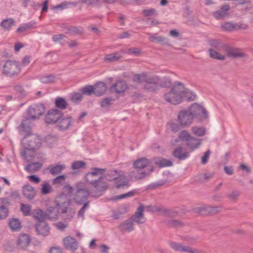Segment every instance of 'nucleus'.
<instances>
[{
	"mask_svg": "<svg viewBox=\"0 0 253 253\" xmlns=\"http://www.w3.org/2000/svg\"><path fill=\"white\" fill-rule=\"evenodd\" d=\"M187 94V100L193 101L196 98V95L192 92L187 91L183 84L180 82H175L170 92L166 93L164 97L166 100L172 104H177L180 103L182 96Z\"/></svg>",
	"mask_w": 253,
	"mask_h": 253,
	"instance_id": "nucleus-1",
	"label": "nucleus"
},
{
	"mask_svg": "<svg viewBox=\"0 0 253 253\" xmlns=\"http://www.w3.org/2000/svg\"><path fill=\"white\" fill-rule=\"evenodd\" d=\"M45 111L42 104H34L31 105L27 111V115L23 119L21 126L23 131L29 132L32 126V121L38 119Z\"/></svg>",
	"mask_w": 253,
	"mask_h": 253,
	"instance_id": "nucleus-2",
	"label": "nucleus"
},
{
	"mask_svg": "<svg viewBox=\"0 0 253 253\" xmlns=\"http://www.w3.org/2000/svg\"><path fill=\"white\" fill-rule=\"evenodd\" d=\"M30 131L27 132V134L22 140V144L24 149L21 150L20 154L24 159L28 160V157L32 156L29 152H34L39 149L42 144L41 139L39 136L34 134H30Z\"/></svg>",
	"mask_w": 253,
	"mask_h": 253,
	"instance_id": "nucleus-3",
	"label": "nucleus"
},
{
	"mask_svg": "<svg viewBox=\"0 0 253 253\" xmlns=\"http://www.w3.org/2000/svg\"><path fill=\"white\" fill-rule=\"evenodd\" d=\"M65 203H64L62 205H60L59 203H56L57 207H48L45 212L47 219L53 220H56L60 212L62 213H68L67 216H63V217L65 219H71L75 214V212L71 209L68 210L67 207L65 206Z\"/></svg>",
	"mask_w": 253,
	"mask_h": 253,
	"instance_id": "nucleus-4",
	"label": "nucleus"
},
{
	"mask_svg": "<svg viewBox=\"0 0 253 253\" xmlns=\"http://www.w3.org/2000/svg\"><path fill=\"white\" fill-rule=\"evenodd\" d=\"M149 163V161L145 157L137 159L133 163L134 169L130 172L131 176L136 179H142L148 175L150 172L147 173L142 169L148 167Z\"/></svg>",
	"mask_w": 253,
	"mask_h": 253,
	"instance_id": "nucleus-5",
	"label": "nucleus"
},
{
	"mask_svg": "<svg viewBox=\"0 0 253 253\" xmlns=\"http://www.w3.org/2000/svg\"><path fill=\"white\" fill-rule=\"evenodd\" d=\"M20 71L21 68L18 62L7 60L2 67V73L6 77L12 78L18 76Z\"/></svg>",
	"mask_w": 253,
	"mask_h": 253,
	"instance_id": "nucleus-6",
	"label": "nucleus"
},
{
	"mask_svg": "<svg viewBox=\"0 0 253 253\" xmlns=\"http://www.w3.org/2000/svg\"><path fill=\"white\" fill-rule=\"evenodd\" d=\"M76 187L78 188V190L75 193L74 200L76 204L81 205L87 202L86 201L90 194V192L88 190L83 188L84 184L82 182L77 183Z\"/></svg>",
	"mask_w": 253,
	"mask_h": 253,
	"instance_id": "nucleus-7",
	"label": "nucleus"
},
{
	"mask_svg": "<svg viewBox=\"0 0 253 253\" xmlns=\"http://www.w3.org/2000/svg\"><path fill=\"white\" fill-rule=\"evenodd\" d=\"M170 247L175 251L186 253H205L203 251L183 245L180 243L171 242L169 243Z\"/></svg>",
	"mask_w": 253,
	"mask_h": 253,
	"instance_id": "nucleus-8",
	"label": "nucleus"
},
{
	"mask_svg": "<svg viewBox=\"0 0 253 253\" xmlns=\"http://www.w3.org/2000/svg\"><path fill=\"white\" fill-rule=\"evenodd\" d=\"M88 184L91 185L95 192L98 193V196H100L108 186L107 183L104 181V177H98L97 179L88 183Z\"/></svg>",
	"mask_w": 253,
	"mask_h": 253,
	"instance_id": "nucleus-9",
	"label": "nucleus"
},
{
	"mask_svg": "<svg viewBox=\"0 0 253 253\" xmlns=\"http://www.w3.org/2000/svg\"><path fill=\"white\" fill-rule=\"evenodd\" d=\"M193 118L194 117L190 111H182L178 115V121L182 126H190L193 122Z\"/></svg>",
	"mask_w": 253,
	"mask_h": 253,
	"instance_id": "nucleus-10",
	"label": "nucleus"
},
{
	"mask_svg": "<svg viewBox=\"0 0 253 253\" xmlns=\"http://www.w3.org/2000/svg\"><path fill=\"white\" fill-rule=\"evenodd\" d=\"M144 207L143 205L140 204L137 208L134 213L131 216L130 218L134 223L139 225L144 224L146 221V218L144 215Z\"/></svg>",
	"mask_w": 253,
	"mask_h": 253,
	"instance_id": "nucleus-11",
	"label": "nucleus"
},
{
	"mask_svg": "<svg viewBox=\"0 0 253 253\" xmlns=\"http://www.w3.org/2000/svg\"><path fill=\"white\" fill-rule=\"evenodd\" d=\"M106 171V169L99 168H92L90 169V171L88 172L85 175V179L86 182L89 183L96 179V177H102Z\"/></svg>",
	"mask_w": 253,
	"mask_h": 253,
	"instance_id": "nucleus-12",
	"label": "nucleus"
},
{
	"mask_svg": "<svg viewBox=\"0 0 253 253\" xmlns=\"http://www.w3.org/2000/svg\"><path fill=\"white\" fill-rule=\"evenodd\" d=\"M62 114V112L58 109H50L45 116V121L48 124L56 125Z\"/></svg>",
	"mask_w": 253,
	"mask_h": 253,
	"instance_id": "nucleus-13",
	"label": "nucleus"
},
{
	"mask_svg": "<svg viewBox=\"0 0 253 253\" xmlns=\"http://www.w3.org/2000/svg\"><path fill=\"white\" fill-rule=\"evenodd\" d=\"M190 112L193 117H198L200 119H205L208 117L206 109L197 103H195L191 106Z\"/></svg>",
	"mask_w": 253,
	"mask_h": 253,
	"instance_id": "nucleus-14",
	"label": "nucleus"
},
{
	"mask_svg": "<svg viewBox=\"0 0 253 253\" xmlns=\"http://www.w3.org/2000/svg\"><path fill=\"white\" fill-rule=\"evenodd\" d=\"M160 79L158 76H151L144 84V88L148 91H155L158 89Z\"/></svg>",
	"mask_w": 253,
	"mask_h": 253,
	"instance_id": "nucleus-15",
	"label": "nucleus"
},
{
	"mask_svg": "<svg viewBox=\"0 0 253 253\" xmlns=\"http://www.w3.org/2000/svg\"><path fill=\"white\" fill-rule=\"evenodd\" d=\"M72 124L73 119L71 117H65L62 115L56 125L59 130H65L69 129Z\"/></svg>",
	"mask_w": 253,
	"mask_h": 253,
	"instance_id": "nucleus-16",
	"label": "nucleus"
},
{
	"mask_svg": "<svg viewBox=\"0 0 253 253\" xmlns=\"http://www.w3.org/2000/svg\"><path fill=\"white\" fill-rule=\"evenodd\" d=\"M31 238L27 234H21L19 235L17 240V247L19 249L26 250L31 242Z\"/></svg>",
	"mask_w": 253,
	"mask_h": 253,
	"instance_id": "nucleus-17",
	"label": "nucleus"
},
{
	"mask_svg": "<svg viewBox=\"0 0 253 253\" xmlns=\"http://www.w3.org/2000/svg\"><path fill=\"white\" fill-rule=\"evenodd\" d=\"M127 87L126 83L123 80H118L110 87V91L116 93L124 92Z\"/></svg>",
	"mask_w": 253,
	"mask_h": 253,
	"instance_id": "nucleus-18",
	"label": "nucleus"
},
{
	"mask_svg": "<svg viewBox=\"0 0 253 253\" xmlns=\"http://www.w3.org/2000/svg\"><path fill=\"white\" fill-rule=\"evenodd\" d=\"M35 228L37 232L43 236H47L50 233V228L44 221H38Z\"/></svg>",
	"mask_w": 253,
	"mask_h": 253,
	"instance_id": "nucleus-19",
	"label": "nucleus"
},
{
	"mask_svg": "<svg viewBox=\"0 0 253 253\" xmlns=\"http://www.w3.org/2000/svg\"><path fill=\"white\" fill-rule=\"evenodd\" d=\"M224 51H225L227 55L230 57L236 58L238 57H241L244 56V53L240 49L233 47L228 46L227 45H226Z\"/></svg>",
	"mask_w": 253,
	"mask_h": 253,
	"instance_id": "nucleus-20",
	"label": "nucleus"
},
{
	"mask_svg": "<svg viewBox=\"0 0 253 253\" xmlns=\"http://www.w3.org/2000/svg\"><path fill=\"white\" fill-rule=\"evenodd\" d=\"M63 243L66 249L72 251H75L78 248V243L75 238L67 237L64 239Z\"/></svg>",
	"mask_w": 253,
	"mask_h": 253,
	"instance_id": "nucleus-21",
	"label": "nucleus"
},
{
	"mask_svg": "<svg viewBox=\"0 0 253 253\" xmlns=\"http://www.w3.org/2000/svg\"><path fill=\"white\" fill-rule=\"evenodd\" d=\"M173 156L179 160H184L189 156V152L185 151L182 147H179L173 151Z\"/></svg>",
	"mask_w": 253,
	"mask_h": 253,
	"instance_id": "nucleus-22",
	"label": "nucleus"
},
{
	"mask_svg": "<svg viewBox=\"0 0 253 253\" xmlns=\"http://www.w3.org/2000/svg\"><path fill=\"white\" fill-rule=\"evenodd\" d=\"M119 228L121 231L130 232L134 230V223L129 218L122 223Z\"/></svg>",
	"mask_w": 253,
	"mask_h": 253,
	"instance_id": "nucleus-23",
	"label": "nucleus"
},
{
	"mask_svg": "<svg viewBox=\"0 0 253 253\" xmlns=\"http://www.w3.org/2000/svg\"><path fill=\"white\" fill-rule=\"evenodd\" d=\"M23 194L26 198L32 200L36 196V191L32 186L27 185L23 187Z\"/></svg>",
	"mask_w": 253,
	"mask_h": 253,
	"instance_id": "nucleus-24",
	"label": "nucleus"
},
{
	"mask_svg": "<svg viewBox=\"0 0 253 253\" xmlns=\"http://www.w3.org/2000/svg\"><path fill=\"white\" fill-rule=\"evenodd\" d=\"M65 168L66 166L64 164H56L49 165L47 169L51 174L56 175L61 173Z\"/></svg>",
	"mask_w": 253,
	"mask_h": 253,
	"instance_id": "nucleus-25",
	"label": "nucleus"
},
{
	"mask_svg": "<svg viewBox=\"0 0 253 253\" xmlns=\"http://www.w3.org/2000/svg\"><path fill=\"white\" fill-rule=\"evenodd\" d=\"M229 9L230 6L228 4L224 5L222 6L220 9L214 12L213 15L216 19H222L227 15V12Z\"/></svg>",
	"mask_w": 253,
	"mask_h": 253,
	"instance_id": "nucleus-26",
	"label": "nucleus"
},
{
	"mask_svg": "<svg viewBox=\"0 0 253 253\" xmlns=\"http://www.w3.org/2000/svg\"><path fill=\"white\" fill-rule=\"evenodd\" d=\"M201 140L200 139L192 136L187 142L186 145L191 151H194L200 146Z\"/></svg>",
	"mask_w": 253,
	"mask_h": 253,
	"instance_id": "nucleus-27",
	"label": "nucleus"
},
{
	"mask_svg": "<svg viewBox=\"0 0 253 253\" xmlns=\"http://www.w3.org/2000/svg\"><path fill=\"white\" fill-rule=\"evenodd\" d=\"M42 164L39 162L31 163L25 166L24 169L28 172L34 173L40 170Z\"/></svg>",
	"mask_w": 253,
	"mask_h": 253,
	"instance_id": "nucleus-28",
	"label": "nucleus"
},
{
	"mask_svg": "<svg viewBox=\"0 0 253 253\" xmlns=\"http://www.w3.org/2000/svg\"><path fill=\"white\" fill-rule=\"evenodd\" d=\"M94 94L97 96H101L104 93L107 89L106 84L102 82L96 83L93 87Z\"/></svg>",
	"mask_w": 253,
	"mask_h": 253,
	"instance_id": "nucleus-29",
	"label": "nucleus"
},
{
	"mask_svg": "<svg viewBox=\"0 0 253 253\" xmlns=\"http://www.w3.org/2000/svg\"><path fill=\"white\" fill-rule=\"evenodd\" d=\"M123 55L119 52H116L105 55L104 60L106 62L110 63L116 62L122 57Z\"/></svg>",
	"mask_w": 253,
	"mask_h": 253,
	"instance_id": "nucleus-30",
	"label": "nucleus"
},
{
	"mask_svg": "<svg viewBox=\"0 0 253 253\" xmlns=\"http://www.w3.org/2000/svg\"><path fill=\"white\" fill-rule=\"evenodd\" d=\"M33 217L38 220V221H43V220L47 219L45 212L43 211L41 209H37L34 210L33 212Z\"/></svg>",
	"mask_w": 253,
	"mask_h": 253,
	"instance_id": "nucleus-31",
	"label": "nucleus"
},
{
	"mask_svg": "<svg viewBox=\"0 0 253 253\" xmlns=\"http://www.w3.org/2000/svg\"><path fill=\"white\" fill-rule=\"evenodd\" d=\"M210 44L213 48H214V49L218 51L224 50L226 45L224 43L216 40H211L210 41Z\"/></svg>",
	"mask_w": 253,
	"mask_h": 253,
	"instance_id": "nucleus-32",
	"label": "nucleus"
},
{
	"mask_svg": "<svg viewBox=\"0 0 253 253\" xmlns=\"http://www.w3.org/2000/svg\"><path fill=\"white\" fill-rule=\"evenodd\" d=\"M151 76H148L146 73L135 74L133 78V81L137 83L144 84L146 81Z\"/></svg>",
	"mask_w": 253,
	"mask_h": 253,
	"instance_id": "nucleus-33",
	"label": "nucleus"
},
{
	"mask_svg": "<svg viewBox=\"0 0 253 253\" xmlns=\"http://www.w3.org/2000/svg\"><path fill=\"white\" fill-rule=\"evenodd\" d=\"M122 175L120 172L116 170H113L110 171L106 175V179L108 181H113L120 178Z\"/></svg>",
	"mask_w": 253,
	"mask_h": 253,
	"instance_id": "nucleus-34",
	"label": "nucleus"
},
{
	"mask_svg": "<svg viewBox=\"0 0 253 253\" xmlns=\"http://www.w3.org/2000/svg\"><path fill=\"white\" fill-rule=\"evenodd\" d=\"M55 105L58 109L64 110L67 108V102L64 98L57 97L55 100Z\"/></svg>",
	"mask_w": 253,
	"mask_h": 253,
	"instance_id": "nucleus-35",
	"label": "nucleus"
},
{
	"mask_svg": "<svg viewBox=\"0 0 253 253\" xmlns=\"http://www.w3.org/2000/svg\"><path fill=\"white\" fill-rule=\"evenodd\" d=\"M217 50L213 48H210L209 50L210 56L211 58L219 60H224L225 58L224 55H221Z\"/></svg>",
	"mask_w": 253,
	"mask_h": 253,
	"instance_id": "nucleus-36",
	"label": "nucleus"
},
{
	"mask_svg": "<svg viewBox=\"0 0 253 253\" xmlns=\"http://www.w3.org/2000/svg\"><path fill=\"white\" fill-rule=\"evenodd\" d=\"M191 131L195 135L202 136L206 133V129L203 126H193L191 128Z\"/></svg>",
	"mask_w": 253,
	"mask_h": 253,
	"instance_id": "nucleus-37",
	"label": "nucleus"
},
{
	"mask_svg": "<svg viewBox=\"0 0 253 253\" xmlns=\"http://www.w3.org/2000/svg\"><path fill=\"white\" fill-rule=\"evenodd\" d=\"M9 225L12 230H17L21 228V222L17 218H12L9 221Z\"/></svg>",
	"mask_w": 253,
	"mask_h": 253,
	"instance_id": "nucleus-38",
	"label": "nucleus"
},
{
	"mask_svg": "<svg viewBox=\"0 0 253 253\" xmlns=\"http://www.w3.org/2000/svg\"><path fill=\"white\" fill-rule=\"evenodd\" d=\"M55 76L52 75H45L41 77L40 81L43 84H51L55 81Z\"/></svg>",
	"mask_w": 253,
	"mask_h": 253,
	"instance_id": "nucleus-39",
	"label": "nucleus"
},
{
	"mask_svg": "<svg viewBox=\"0 0 253 253\" xmlns=\"http://www.w3.org/2000/svg\"><path fill=\"white\" fill-rule=\"evenodd\" d=\"M35 22H32L25 23L17 29V32L18 33H21L26 31L29 29H30L31 28H33L35 26Z\"/></svg>",
	"mask_w": 253,
	"mask_h": 253,
	"instance_id": "nucleus-40",
	"label": "nucleus"
},
{
	"mask_svg": "<svg viewBox=\"0 0 253 253\" xmlns=\"http://www.w3.org/2000/svg\"><path fill=\"white\" fill-rule=\"evenodd\" d=\"M15 21L11 18L3 20L0 23V25L4 29H9L14 25Z\"/></svg>",
	"mask_w": 253,
	"mask_h": 253,
	"instance_id": "nucleus-41",
	"label": "nucleus"
},
{
	"mask_svg": "<svg viewBox=\"0 0 253 253\" xmlns=\"http://www.w3.org/2000/svg\"><path fill=\"white\" fill-rule=\"evenodd\" d=\"M32 207L29 204H21V211L25 216L31 215Z\"/></svg>",
	"mask_w": 253,
	"mask_h": 253,
	"instance_id": "nucleus-42",
	"label": "nucleus"
},
{
	"mask_svg": "<svg viewBox=\"0 0 253 253\" xmlns=\"http://www.w3.org/2000/svg\"><path fill=\"white\" fill-rule=\"evenodd\" d=\"M156 164L160 168H163L165 167H170L172 166V163L169 160L162 159L157 161Z\"/></svg>",
	"mask_w": 253,
	"mask_h": 253,
	"instance_id": "nucleus-43",
	"label": "nucleus"
},
{
	"mask_svg": "<svg viewBox=\"0 0 253 253\" xmlns=\"http://www.w3.org/2000/svg\"><path fill=\"white\" fill-rule=\"evenodd\" d=\"M81 90L82 94L88 95H90L93 93L94 94L93 86L92 85H86L82 88Z\"/></svg>",
	"mask_w": 253,
	"mask_h": 253,
	"instance_id": "nucleus-44",
	"label": "nucleus"
},
{
	"mask_svg": "<svg viewBox=\"0 0 253 253\" xmlns=\"http://www.w3.org/2000/svg\"><path fill=\"white\" fill-rule=\"evenodd\" d=\"M191 137L190 134L186 130L181 131L179 134V139L185 142H187Z\"/></svg>",
	"mask_w": 253,
	"mask_h": 253,
	"instance_id": "nucleus-45",
	"label": "nucleus"
},
{
	"mask_svg": "<svg viewBox=\"0 0 253 253\" xmlns=\"http://www.w3.org/2000/svg\"><path fill=\"white\" fill-rule=\"evenodd\" d=\"M8 215V210L4 206H0V220L6 218Z\"/></svg>",
	"mask_w": 253,
	"mask_h": 253,
	"instance_id": "nucleus-46",
	"label": "nucleus"
},
{
	"mask_svg": "<svg viewBox=\"0 0 253 253\" xmlns=\"http://www.w3.org/2000/svg\"><path fill=\"white\" fill-rule=\"evenodd\" d=\"M82 98V93L74 92L71 94V100L74 103H78L81 101Z\"/></svg>",
	"mask_w": 253,
	"mask_h": 253,
	"instance_id": "nucleus-47",
	"label": "nucleus"
},
{
	"mask_svg": "<svg viewBox=\"0 0 253 253\" xmlns=\"http://www.w3.org/2000/svg\"><path fill=\"white\" fill-rule=\"evenodd\" d=\"M85 163L82 161H75L72 164V169L74 170L84 167Z\"/></svg>",
	"mask_w": 253,
	"mask_h": 253,
	"instance_id": "nucleus-48",
	"label": "nucleus"
},
{
	"mask_svg": "<svg viewBox=\"0 0 253 253\" xmlns=\"http://www.w3.org/2000/svg\"><path fill=\"white\" fill-rule=\"evenodd\" d=\"M14 89L15 91L19 93L21 97H23L26 95V91L22 85L20 84H16L14 86Z\"/></svg>",
	"mask_w": 253,
	"mask_h": 253,
	"instance_id": "nucleus-49",
	"label": "nucleus"
},
{
	"mask_svg": "<svg viewBox=\"0 0 253 253\" xmlns=\"http://www.w3.org/2000/svg\"><path fill=\"white\" fill-rule=\"evenodd\" d=\"M143 14L146 17L155 16L157 15V11L155 9L150 8L143 10Z\"/></svg>",
	"mask_w": 253,
	"mask_h": 253,
	"instance_id": "nucleus-50",
	"label": "nucleus"
},
{
	"mask_svg": "<svg viewBox=\"0 0 253 253\" xmlns=\"http://www.w3.org/2000/svg\"><path fill=\"white\" fill-rule=\"evenodd\" d=\"M149 41L157 43H163L166 41V39L161 36H151L149 38Z\"/></svg>",
	"mask_w": 253,
	"mask_h": 253,
	"instance_id": "nucleus-51",
	"label": "nucleus"
},
{
	"mask_svg": "<svg viewBox=\"0 0 253 253\" xmlns=\"http://www.w3.org/2000/svg\"><path fill=\"white\" fill-rule=\"evenodd\" d=\"M120 179L117 181L116 183V187L118 188L124 187L125 186H128V181L125 178H119Z\"/></svg>",
	"mask_w": 253,
	"mask_h": 253,
	"instance_id": "nucleus-52",
	"label": "nucleus"
},
{
	"mask_svg": "<svg viewBox=\"0 0 253 253\" xmlns=\"http://www.w3.org/2000/svg\"><path fill=\"white\" fill-rule=\"evenodd\" d=\"M222 29L226 31H232L235 30V24L226 23L221 26Z\"/></svg>",
	"mask_w": 253,
	"mask_h": 253,
	"instance_id": "nucleus-53",
	"label": "nucleus"
},
{
	"mask_svg": "<svg viewBox=\"0 0 253 253\" xmlns=\"http://www.w3.org/2000/svg\"><path fill=\"white\" fill-rule=\"evenodd\" d=\"M51 187L48 183H44L42 185L41 193L43 195L49 194L51 191Z\"/></svg>",
	"mask_w": 253,
	"mask_h": 253,
	"instance_id": "nucleus-54",
	"label": "nucleus"
},
{
	"mask_svg": "<svg viewBox=\"0 0 253 253\" xmlns=\"http://www.w3.org/2000/svg\"><path fill=\"white\" fill-rule=\"evenodd\" d=\"M66 176L64 175H59L53 179V184H62L65 180Z\"/></svg>",
	"mask_w": 253,
	"mask_h": 253,
	"instance_id": "nucleus-55",
	"label": "nucleus"
},
{
	"mask_svg": "<svg viewBox=\"0 0 253 253\" xmlns=\"http://www.w3.org/2000/svg\"><path fill=\"white\" fill-rule=\"evenodd\" d=\"M112 99L111 98H105L101 101V106L103 108L108 107L112 104Z\"/></svg>",
	"mask_w": 253,
	"mask_h": 253,
	"instance_id": "nucleus-56",
	"label": "nucleus"
},
{
	"mask_svg": "<svg viewBox=\"0 0 253 253\" xmlns=\"http://www.w3.org/2000/svg\"><path fill=\"white\" fill-rule=\"evenodd\" d=\"M83 204V207L80 210L78 213V215L79 217H84V214L86 209L88 207L89 203L88 202H85Z\"/></svg>",
	"mask_w": 253,
	"mask_h": 253,
	"instance_id": "nucleus-57",
	"label": "nucleus"
},
{
	"mask_svg": "<svg viewBox=\"0 0 253 253\" xmlns=\"http://www.w3.org/2000/svg\"><path fill=\"white\" fill-rule=\"evenodd\" d=\"M182 225V223L180 221L172 219L169 220L168 221V225H169V227H178Z\"/></svg>",
	"mask_w": 253,
	"mask_h": 253,
	"instance_id": "nucleus-58",
	"label": "nucleus"
},
{
	"mask_svg": "<svg viewBox=\"0 0 253 253\" xmlns=\"http://www.w3.org/2000/svg\"><path fill=\"white\" fill-rule=\"evenodd\" d=\"M165 182L159 181L155 183H152L149 185L148 188L150 189H155L165 184Z\"/></svg>",
	"mask_w": 253,
	"mask_h": 253,
	"instance_id": "nucleus-59",
	"label": "nucleus"
},
{
	"mask_svg": "<svg viewBox=\"0 0 253 253\" xmlns=\"http://www.w3.org/2000/svg\"><path fill=\"white\" fill-rule=\"evenodd\" d=\"M240 192L237 190H233L230 194L228 195L229 199L232 200H235L240 196Z\"/></svg>",
	"mask_w": 253,
	"mask_h": 253,
	"instance_id": "nucleus-60",
	"label": "nucleus"
},
{
	"mask_svg": "<svg viewBox=\"0 0 253 253\" xmlns=\"http://www.w3.org/2000/svg\"><path fill=\"white\" fill-rule=\"evenodd\" d=\"M211 152L209 150H207L205 153L204 156L202 157L201 163L203 165H205L207 163L209 159Z\"/></svg>",
	"mask_w": 253,
	"mask_h": 253,
	"instance_id": "nucleus-61",
	"label": "nucleus"
},
{
	"mask_svg": "<svg viewBox=\"0 0 253 253\" xmlns=\"http://www.w3.org/2000/svg\"><path fill=\"white\" fill-rule=\"evenodd\" d=\"M221 207H209L207 210L211 213L215 214L220 211Z\"/></svg>",
	"mask_w": 253,
	"mask_h": 253,
	"instance_id": "nucleus-62",
	"label": "nucleus"
},
{
	"mask_svg": "<svg viewBox=\"0 0 253 253\" xmlns=\"http://www.w3.org/2000/svg\"><path fill=\"white\" fill-rule=\"evenodd\" d=\"M29 180L32 183L38 184L41 181V179L36 175H31L28 176Z\"/></svg>",
	"mask_w": 253,
	"mask_h": 253,
	"instance_id": "nucleus-63",
	"label": "nucleus"
},
{
	"mask_svg": "<svg viewBox=\"0 0 253 253\" xmlns=\"http://www.w3.org/2000/svg\"><path fill=\"white\" fill-rule=\"evenodd\" d=\"M140 50L137 48H130L126 50V53L128 54H139Z\"/></svg>",
	"mask_w": 253,
	"mask_h": 253,
	"instance_id": "nucleus-64",
	"label": "nucleus"
}]
</instances>
